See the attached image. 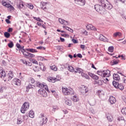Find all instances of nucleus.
I'll list each match as a JSON object with an SVG mask.
<instances>
[{
	"mask_svg": "<svg viewBox=\"0 0 126 126\" xmlns=\"http://www.w3.org/2000/svg\"><path fill=\"white\" fill-rule=\"evenodd\" d=\"M36 84L37 87L41 88H43L44 87V83H40V82H36Z\"/></svg>",
	"mask_w": 126,
	"mask_h": 126,
	"instance_id": "nucleus-22",
	"label": "nucleus"
},
{
	"mask_svg": "<svg viewBox=\"0 0 126 126\" xmlns=\"http://www.w3.org/2000/svg\"><path fill=\"white\" fill-rule=\"evenodd\" d=\"M13 83L15 84V85H17V86H19L21 84L20 80L18 79H14L13 80Z\"/></svg>",
	"mask_w": 126,
	"mask_h": 126,
	"instance_id": "nucleus-14",
	"label": "nucleus"
},
{
	"mask_svg": "<svg viewBox=\"0 0 126 126\" xmlns=\"http://www.w3.org/2000/svg\"><path fill=\"white\" fill-rule=\"evenodd\" d=\"M114 37H117V36L121 37V36H122V33L120 32H117L114 33Z\"/></svg>",
	"mask_w": 126,
	"mask_h": 126,
	"instance_id": "nucleus-35",
	"label": "nucleus"
},
{
	"mask_svg": "<svg viewBox=\"0 0 126 126\" xmlns=\"http://www.w3.org/2000/svg\"><path fill=\"white\" fill-rule=\"evenodd\" d=\"M103 77H109L111 76V71L109 70H106V71H103Z\"/></svg>",
	"mask_w": 126,
	"mask_h": 126,
	"instance_id": "nucleus-8",
	"label": "nucleus"
},
{
	"mask_svg": "<svg viewBox=\"0 0 126 126\" xmlns=\"http://www.w3.org/2000/svg\"><path fill=\"white\" fill-rule=\"evenodd\" d=\"M30 107V104L28 102H25L21 108V112L22 114H25V111H27Z\"/></svg>",
	"mask_w": 126,
	"mask_h": 126,
	"instance_id": "nucleus-4",
	"label": "nucleus"
},
{
	"mask_svg": "<svg viewBox=\"0 0 126 126\" xmlns=\"http://www.w3.org/2000/svg\"><path fill=\"white\" fill-rule=\"evenodd\" d=\"M59 21L61 24H63V25H68V22L62 19V18H59Z\"/></svg>",
	"mask_w": 126,
	"mask_h": 126,
	"instance_id": "nucleus-13",
	"label": "nucleus"
},
{
	"mask_svg": "<svg viewBox=\"0 0 126 126\" xmlns=\"http://www.w3.org/2000/svg\"><path fill=\"white\" fill-rule=\"evenodd\" d=\"M85 93H87L88 92V89L86 88V87H85Z\"/></svg>",
	"mask_w": 126,
	"mask_h": 126,
	"instance_id": "nucleus-64",
	"label": "nucleus"
},
{
	"mask_svg": "<svg viewBox=\"0 0 126 126\" xmlns=\"http://www.w3.org/2000/svg\"><path fill=\"white\" fill-rule=\"evenodd\" d=\"M39 119H40V124L42 126L47 124V122H48V118L44 116V114H41L39 115Z\"/></svg>",
	"mask_w": 126,
	"mask_h": 126,
	"instance_id": "nucleus-5",
	"label": "nucleus"
},
{
	"mask_svg": "<svg viewBox=\"0 0 126 126\" xmlns=\"http://www.w3.org/2000/svg\"><path fill=\"white\" fill-rule=\"evenodd\" d=\"M5 21L7 24H10V21L9 20L6 19Z\"/></svg>",
	"mask_w": 126,
	"mask_h": 126,
	"instance_id": "nucleus-62",
	"label": "nucleus"
},
{
	"mask_svg": "<svg viewBox=\"0 0 126 126\" xmlns=\"http://www.w3.org/2000/svg\"><path fill=\"white\" fill-rule=\"evenodd\" d=\"M41 64H39V65H40V68L42 70V71H45V70H46V67L45 66H44V65L43 64V63H41Z\"/></svg>",
	"mask_w": 126,
	"mask_h": 126,
	"instance_id": "nucleus-34",
	"label": "nucleus"
},
{
	"mask_svg": "<svg viewBox=\"0 0 126 126\" xmlns=\"http://www.w3.org/2000/svg\"><path fill=\"white\" fill-rule=\"evenodd\" d=\"M34 116H35V115L34 114V111H30L29 112V117L30 118H34Z\"/></svg>",
	"mask_w": 126,
	"mask_h": 126,
	"instance_id": "nucleus-29",
	"label": "nucleus"
},
{
	"mask_svg": "<svg viewBox=\"0 0 126 126\" xmlns=\"http://www.w3.org/2000/svg\"><path fill=\"white\" fill-rule=\"evenodd\" d=\"M48 81H49V82H53V83H55L56 81H60V79H57V78H54L52 77H49L48 78Z\"/></svg>",
	"mask_w": 126,
	"mask_h": 126,
	"instance_id": "nucleus-9",
	"label": "nucleus"
},
{
	"mask_svg": "<svg viewBox=\"0 0 126 126\" xmlns=\"http://www.w3.org/2000/svg\"><path fill=\"white\" fill-rule=\"evenodd\" d=\"M38 61H43L44 58L41 56H38L37 57Z\"/></svg>",
	"mask_w": 126,
	"mask_h": 126,
	"instance_id": "nucleus-46",
	"label": "nucleus"
},
{
	"mask_svg": "<svg viewBox=\"0 0 126 126\" xmlns=\"http://www.w3.org/2000/svg\"><path fill=\"white\" fill-rule=\"evenodd\" d=\"M33 19H34V20H36V21H39V22H43V20H42L41 19V18H40V17H33Z\"/></svg>",
	"mask_w": 126,
	"mask_h": 126,
	"instance_id": "nucleus-33",
	"label": "nucleus"
},
{
	"mask_svg": "<svg viewBox=\"0 0 126 126\" xmlns=\"http://www.w3.org/2000/svg\"><path fill=\"white\" fill-rule=\"evenodd\" d=\"M97 73L98 74V75H100V76H103V71H97Z\"/></svg>",
	"mask_w": 126,
	"mask_h": 126,
	"instance_id": "nucleus-43",
	"label": "nucleus"
},
{
	"mask_svg": "<svg viewBox=\"0 0 126 126\" xmlns=\"http://www.w3.org/2000/svg\"><path fill=\"white\" fill-rule=\"evenodd\" d=\"M51 68L52 70H54V71H57V70H58V68L56 65L51 66Z\"/></svg>",
	"mask_w": 126,
	"mask_h": 126,
	"instance_id": "nucleus-39",
	"label": "nucleus"
},
{
	"mask_svg": "<svg viewBox=\"0 0 126 126\" xmlns=\"http://www.w3.org/2000/svg\"><path fill=\"white\" fill-rule=\"evenodd\" d=\"M22 120H21V119H18V121H17V124L18 125H20V124H21L22 123Z\"/></svg>",
	"mask_w": 126,
	"mask_h": 126,
	"instance_id": "nucleus-48",
	"label": "nucleus"
},
{
	"mask_svg": "<svg viewBox=\"0 0 126 126\" xmlns=\"http://www.w3.org/2000/svg\"><path fill=\"white\" fill-rule=\"evenodd\" d=\"M32 63H35V64H38V62L36 61L35 59L32 60Z\"/></svg>",
	"mask_w": 126,
	"mask_h": 126,
	"instance_id": "nucleus-56",
	"label": "nucleus"
},
{
	"mask_svg": "<svg viewBox=\"0 0 126 126\" xmlns=\"http://www.w3.org/2000/svg\"><path fill=\"white\" fill-rule=\"evenodd\" d=\"M13 46H14V44H13L12 41H10V43L8 44L9 48H13Z\"/></svg>",
	"mask_w": 126,
	"mask_h": 126,
	"instance_id": "nucleus-36",
	"label": "nucleus"
},
{
	"mask_svg": "<svg viewBox=\"0 0 126 126\" xmlns=\"http://www.w3.org/2000/svg\"><path fill=\"white\" fill-rule=\"evenodd\" d=\"M71 99L74 102H78V97L76 95H74L73 97L71 98Z\"/></svg>",
	"mask_w": 126,
	"mask_h": 126,
	"instance_id": "nucleus-27",
	"label": "nucleus"
},
{
	"mask_svg": "<svg viewBox=\"0 0 126 126\" xmlns=\"http://www.w3.org/2000/svg\"><path fill=\"white\" fill-rule=\"evenodd\" d=\"M21 61L23 63H24V64H26V65L27 64V62L26 61L22 59L21 60Z\"/></svg>",
	"mask_w": 126,
	"mask_h": 126,
	"instance_id": "nucleus-52",
	"label": "nucleus"
},
{
	"mask_svg": "<svg viewBox=\"0 0 126 126\" xmlns=\"http://www.w3.org/2000/svg\"><path fill=\"white\" fill-rule=\"evenodd\" d=\"M108 52H110L111 53H113L114 52V46H110L108 47Z\"/></svg>",
	"mask_w": 126,
	"mask_h": 126,
	"instance_id": "nucleus-38",
	"label": "nucleus"
},
{
	"mask_svg": "<svg viewBox=\"0 0 126 126\" xmlns=\"http://www.w3.org/2000/svg\"><path fill=\"white\" fill-rule=\"evenodd\" d=\"M118 63L119 62L117 61H115L113 62V64H112L111 65H115V64H118Z\"/></svg>",
	"mask_w": 126,
	"mask_h": 126,
	"instance_id": "nucleus-49",
	"label": "nucleus"
},
{
	"mask_svg": "<svg viewBox=\"0 0 126 126\" xmlns=\"http://www.w3.org/2000/svg\"><path fill=\"white\" fill-rule=\"evenodd\" d=\"M4 35L5 38H9V37H10V33L7 32H6L4 33Z\"/></svg>",
	"mask_w": 126,
	"mask_h": 126,
	"instance_id": "nucleus-31",
	"label": "nucleus"
},
{
	"mask_svg": "<svg viewBox=\"0 0 126 126\" xmlns=\"http://www.w3.org/2000/svg\"><path fill=\"white\" fill-rule=\"evenodd\" d=\"M83 70L80 68L76 67L74 68V73H82Z\"/></svg>",
	"mask_w": 126,
	"mask_h": 126,
	"instance_id": "nucleus-18",
	"label": "nucleus"
},
{
	"mask_svg": "<svg viewBox=\"0 0 126 126\" xmlns=\"http://www.w3.org/2000/svg\"><path fill=\"white\" fill-rule=\"evenodd\" d=\"M25 5L29 7V8H30V9H33V8H34V6L31 3H26Z\"/></svg>",
	"mask_w": 126,
	"mask_h": 126,
	"instance_id": "nucleus-25",
	"label": "nucleus"
},
{
	"mask_svg": "<svg viewBox=\"0 0 126 126\" xmlns=\"http://www.w3.org/2000/svg\"><path fill=\"white\" fill-rule=\"evenodd\" d=\"M107 119L109 122H112L113 121V117H112V116H107Z\"/></svg>",
	"mask_w": 126,
	"mask_h": 126,
	"instance_id": "nucleus-41",
	"label": "nucleus"
},
{
	"mask_svg": "<svg viewBox=\"0 0 126 126\" xmlns=\"http://www.w3.org/2000/svg\"><path fill=\"white\" fill-rule=\"evenodd\" d=\"M34 87H35V86L29 84L28 86L26 87V92L28 93V92H29V89H34Z\"/></svg>",
	"mask_w": 126,
	"mask_h": 126,
	"instance_id": "nucleus-16",
	"label": "nucleus"
},
{
	"mask_svg": "<svg viewBox=\"0 0 126 126\" xmlns=\"http://www.w3.org/2000/svg\"><path fill=\"white\" fill-rule=\"evenodd\" d=\"M13 30V29L12 28H9L8 30L7 31L8 32H12V31Z\"/></svg>",
	"mask_w": 126,
	"mask_h": 126,
	"instance_id": "nucleus-59",
	"label": "nucleus"
},
{
	"mask_svg": "<svg viewBox=\"0 0 126 126\" xmlns=\"http://www.w3.org/2000/svg\"><path fill=\"white\" fill-rule=\"evenodd\" d=\"M27 66H31L32 65V63L31 62H27V64H26Z\"/></svg>",
	"mask_w": 126,
	"mask_h": 126,
	"instance_id": "nucleus-58",
	"label": "nucleus"
},
{
	"mask_svg": "<svg viewBox=\"0 0 126 126\" xmlns=\"http://www.w3.org/2000/svg\"><path fill=\"white\" fill-rule=\"evenodd\" d=\"M72 42L74 43V44H77L78 43V41L76 39H72Z\"/></svg>",
	"mask_w": 126,
	"mask_h": 126,
	"instance_id": "nucleus-50",
	"label": "nucleus"
},
{
	"mask_svg": "<svg viewBox=\"0 0 126 126\" xmlns=\"http://www.w3.org/2000/svg\"><path fill=\"white\" fill-rule=\"evenodd\" d=\"M92 78L93 79H94V80H98V79H99V77L96 75H94Z\"/></svg>",
	"mask_w": 126,
	"mask_h": 126,
	"instance_id": "nucleus-42",
	"label": "nucleus"
},
{
	"mask_svg": "<svg viewBox=\"0 0 126 126\" xmlns=\"http://www.w3.org/2000/svg\"><path fill=\"white\" fill-rule=\"evenodd\" d=\"M99 39L100 41H103V42H108L109 41V39L103 35V34H100Z\"/></svg>",
	"mask_w": 126,
	"mask_h": 126,
	"instance_id": "nucleus-11",
	"label": "nucleus"
},
{
	"mask_svg": "<svg viewBox=\"0 0 126 126\" xmlns=\"http://www.w3.org/2000/svg\"><path fill=\"white\" fill-rule=\"evenodd\" d=\"M88 74H89V75H90L91 76V77H92V78H93V77L95 75V74H93V73H92L91 72H89Z\"/></svg>",
	"mask_w": 126,
	"mask_h": 126,
	"instance_id": "nucleus-51",
	"label": "nucleus"
},
{
	"mask_svg": "<svg viewBox=\"0 0 126 126\" xmlns=\"http://www.w3.org/2000/svg\"><path fill=\"white\" fill-rule=\"evenodd\" d=\"M2 4L3 5H4V6H5V5L7 3H6V2L5 1L2 0Z\"/></svg>",
	"mask_w": 126,
	"mask_h": 126,
	"instance_id": "nucleus-60",
	"label": "nucleus"
},
{
	"mask_svg": "<svg viewBox=\"0 0 126 126\" xmlns=\"http://www.w3.org/2000/svg\"><path fill=\"white\" fill-rule=\"evenodd\" d=\"M36 49H38V50H46V48L42 46L37 47Z\"/></svg>",
	"mask_w": 126,
	"mask_h": 126,
	"instance_id": "nucleus-44",
	"label": "nucleus"
},
{
	"mask_svg": "<svg viewBox=\"0 0 126 126\" xmlns=\"http://www.w3.org/2000/svg\"><path fill=\"white\" fill-rule=\"evenodd\" d=\"M68 69L69 70V71H71V72H73V71H74V68H73L72 66H68Z\"/></svg>",
	"mask_w": 126,
	"mask_h": 126,
	"instance_id": "nucleus-37",
	"label": "nucleus"
},
{
	"mask_svg": "<svg viewBox=\"0 0 126 126\" xmlns=\"http://www.w3.org/2000/svg\"><path fill=\"white\" fill-rule=\"evenodd\" d=\"M86 28L88 30H93L94 31H96L97 30L96 28L91 24L88 25L86 26Z\"/></svg>",
	"mask_w": 126,
	"mask_h": 126,
	"instance_id": "nucleus-10",
	"label": "nucleus"
},
{
	"mask_svg": "<svg viewBox=\"0 0 126 126\" xmlns=\"http://www.w3.org/2000/svg\"><path fill=\"white\" fill-rule=\"evenodd\" d=\"M27 52H30V53H37L36 49L33 48H26Z\"/></svg>",
	"mask_w": 126,
	"mask_h": 126,
	"instance_id": "nucleus-21",
	"label": "nucleus"
},
{
	"mask_svg": "<svg viewBox=\"0 0 126 126\" xmlns=\"http://www.w3.org/2000/svg\"><path fill=\"white\" fill-rule=\"evenodd\" d=\"M62 93L65 96H67L68 95H73L74 94V91L72 89L62 87Z\"/></svg>",
	"mask_w": 126,
	"mask_h": 126,
	"instance_id": "nucleus-3",
	"label": "nucleus"
},
{
	"mask_svg": "<svg viewBox=\"0 0 126 126\" xmlns=\"http://www.w3.org/2000/svg\"><path fill=\"white\" fill-rule=\"evenodd\" d=\"M118 88H119V89L121 91H123L124 89V86H123L122 84H119Z\"/></svg>",
	"mask_w": 126,
	"mask_h": 126,
	"instance_id": "nucleus-32",
	"label": "nucleus"
},
{
	"mask_svg": "<svg viewBox=\"0 0 126 126\" xmlns=\"http://www.w3.org/2000/svg\"><path fill=\"white\" fill-rule=\"evenodd\" d=\"M24 6L23 2L21 0H20V2L17 4V7L20 9L21 8H23Z\"/></svg>",
	"mask_w": 126,
	"mask_h": 126,
	"instance_id": "nucleus-20",
	"label": "nucleus"
},
{
	"mask_svg": "<svg viewBox=\"0 0 126 126\" xmlns=\"http://www.w3.org/2000/svg\"><path fill=\"white\" fill-rule=\"evenodd\" d=\"M112 84L115 88H117L118 89V87H119V83L115 81H113L112 82Z\"/></svg>",
	"mask_w": 126,
	"mask_h": 126,
	"instance_id": "nucleus-23",
	"label": "nucleus"
},
{
	"mask_svg": "<svg viewBox=\"0 0 126 126\" xmlns=\"http://www.w3.org/2000/svg\"><path fill=\"white\" fill-rule=\"evenodd\" d=\"M57 110H59V107H58V106H53V109H52V111L50 112V114L51 115H53V114H54V113H55V112H56V111H57Z\"/></svg>",
	"mask_w": 126,
	"mask_h": 126,
	"instance_id": "nucleus-19",
	"label": "nucleus"
},
{
	"mask_svg": "<svg viewBox=\"0 0 126 126\" xmlns=\"http://www.w3.org/2000/svg\"><path fill=\"white\" fill-rule=\"evenodd\" d=\"M8 8L11 9V10H14V7H13V6L11 5H10Z\"/></svg>",
	"mask_w": 126,
	"mask_h": 126,
	"instance_id": "nucleus-57",
	"label": "nucleus"
},
{
	"mask_svg": "<svg viewBox=\"0 0 126 126\" xmlns=\"http://www.w3.org/2000/svg\"><path fill=\"white\" fill-rule=\"evenodd\" d=\"M77 57H78V58H80V59H82V55L80 53L77 54Z\"/></svg>",
	"mask_w": 126,
	"mask_h": 126,
	"instance_id": "nucleus-53",
	"label": "nucleus"
},
{
	"mask_svg": "<svg viewBox=\"0 0 126 126\" xmlns=\"http://www.w3.org/2000/svg\"><path fill=\"white\" fill-rule=\"evenodd\" d=\"M80 48H81V49H85V45L81 44V45H80Z\"/></svg>",
	"mask_w": 126,
	"mask_h": 126,
	"instance_id": "nucleus-63",
	"label": "nucleus"
},
{
	"mask_svg": "<svg viewBox=\"0 0 126 126\" xmlns=\"http://www.w3.org/2000/svg\"><path fill=\"white\" fill-rule=\"evenodd\" d=\"M16 46L18 49H19V52H22L23 55L26 59H32V58H34V57H35V55L29 53V52H28L27 50H26V49H24V46H22L19 43H17Z\"/></svg>",
	"mask_w": 126,
	"mask_h": 126,
	"instance_id": "nucleus-2",
	"label": "nucleus"
},
{
	"mask_svg": "<svg viewBox=\"0 0 126 126\" xmlns=\"http://www.w3.org/2000/svg\"><path fill=\"white\" fill-rule=\"evenodd\" d=\"M98 1L99 4L94 5V9L100 14H106V9L110 10L113 8V5L107 0H98Z\"/></svg>",
	"mask_w": 126,
	"mask_h": 126,
	"instance_id": "nucleus-1",
	"label": "nucleus"
},
{
	"mask_svg": "<svg viewBox=\"0 0 126 126\" xmlns=\"http://www.w3.org/2000/svg\"><path fill=\"white\" fill-rule=\"evenodd\" d=\"M42 88H44L45 90L47 91V92H49V89L48 88V86L44 85V87H43Z\"/></svg>",
	"mask_w": 126,
	"mask_h": 126,
	"instance_id": "nucleus-45",
	"label": "nucleus"
},
{
	"mask_svg": "<svg viewBox=\"0 0 126 126\" xmlns=\"http://www.w3.org/2000/svg\"><path fill=\"white\" fill-rule=\"evenodd\" d=\"M124 120H125V118L123 117H121L118 119V120L119 121V122H121V121H124Z\"/></svg>",
	"mask_w": 126,
	"mask_h": 126,
	"instance_id": "nucleus-54",
	"label": "nucleus"
},
{
	"mask_svg": "<svg viewBox=\"0 0 126 126\" xmlns=\"http://www.w3.org/2000/svg\"><path fill=\"white\" fill-rule=\"evenodd\" d=\"M81 76H82V77H84L85 78H86V79H90V77H89V76L83 72H82Z\"/></svg>",
	"mask_w": 126,
	"mask_h": 126,
	"instance_id": "nucleus-24",
	"label": "nucleus"
},
{
	"mask_svg": "<svg viewBox=\"0 0 126 126\" xmlns=\"http://www.w3.org/2000/svg\"><path fill=\"white\" fill-rule=\"evenodd\" d=\"M61 36H62V37H69V35L65 33L61 34Z\"/></svg>",
	"mask_w": 126,
	"mask_h": 126,
	"instance_id": "nucleus-55",
	"label": "nucleus"
},
{
	"mask_svg": "<svg viewBox=\"0 0 126 126\" xmlns=\"http://www.w3.org/2000/svg\"><path fill=\"white\" fill-rule=\"evenodd\" d=\"M63 28H65V29L66 30H67L68 31V30H69V28L68 27H67V26H63Z\"/></svg>",
	"mask_w": 126,
	"mask_h": 126,
	"instance_id": "nucleus-61",
	"label": "nucleus"
},
{
	"mask_svg": "<svg viewBox=\"0 0 126 126\" xmlns=\"http://www.w3.org/2000/svg\"><path fill=\"white\" fill-rule=\"evenodd\" d=\"M0 78L3 79V80L5 82V81H6V79L4 78L6 77V73H5V71H4V69L2 68L1 70L0 69Z\"/></svg>",
	"mask_w": 126,
	"mask_h": 126,
	"instance_id": "nucleus-6",
	"label": "nucleus"
},
{
	"mask_svg": "<svg viewBox=\"0 0 126 126\" xmlns=\"http://www.w3.org/2000/svg\"><path fill=\"white\" fill-rule=\"evenodd\" d=\"M38 93L39 94H40V95H42L43 97H47V96H48V94H47L46 90L43 89H40L38 90Z\"/></svg>",
	"mask_w": 126,
	"mask_h": 126,
	"instance_id": "nucleus-7",
	"label": "nucleus"
},
{
	"mask_svg": "<svg viewBox=\"0 0 126 126\" xmlns=\"http://www.w3.org/2000/svg\"><path fill=\"white\" fill-rule=\"evenodd\" d=\"M7 76L8 77V80H11V79L13 78V73L12 71H10Z\"/></svg>",
	"mask_w": 126,
	"mask_h": 126,
	"instance_id": "nucleus-17",
	"label": "nucleus"
},
{
	"mask_svg": "<svg viewBox=\"0 0 126 126\" xmlns=\"http://www.w3.org/2000/svg\"><path fill=\"white\" fill-rule=\"evenodd\" d=\"M109 101L110 102L111 105H113V104H115V103H116V98H115V97L113 96H111L109 97Z\"/></svg>",
	"mask_w": 126,
	"mask_h": 126,
	"instance_id": "nucleus-12",
	"label": "nucleus"
},
{
	"mask_svg": "<svg viewBox=\"0 0 126 126\" xmlns=\"http://www.w3.org/2000/svg\"><path fill=\"white\" fill-rule=\"evenodd\" d=\"M121 113H122L123 115H126V107L124 108L121 110Z\"/></svg>",
	"mask_w": 126,
	"mask_h": 126,
	"instance_id": "nucleus-40",
	"label": "nucleus"
},
{
	"mask_svg": "<svg viewBox=\"0 0 126 126\" xmlns=\"http://www.w3.org/2000/svg\"><path fill=\"white\" fill-rule=\"evenodd\" d=\"M65 104L68 106H71L72 105V102H71V100L68 99L65 101Z\"/></svg>",
	"mask_w": 126,
	"mask_h": 126,
	"instance_id": "nucleus-26",
	"label": "nucleus"
},
{
	"mask_svg": "<svg viewBox=\"0 0 126 126\" xmlns=\"http://www.w3.org/2000/svg\"><path fill=\"white\" fill-rule=\"evenodd\" d=\"M113 79L114 80H116L117 81H120V80H121V78H120V76L119 75V74L117 73H114L113 75Z\"/></svg>",
	"mask_w": 126,
	"mask_h": 126,
	"instance_id": "nucleus-15",
	"label": "nucleus"
},
{
	"mask_svg": "<svg viewBox=\"0 0 126 126\" xmlns=\"http://www.w3.org/2000/svg\"><path fill=\"white\" fill-rule=\"evenodd\" d=\"M75 1H77V2H81L82 5H84L85 4V0H74Z\"/></svg>",
	"mask_w": 126,
	"mask_h": 126,
	"instance_id": "nucleus-28",
	"label": "nucleus"
},
{
	"mask_svg": "<svg viewBox=\"0 0 126 126\" xmlns=\"http://www.w3.org/2000/svg\"><path fill=\"white\" fill-rule=\"evenodd\" d=\"M95 83L98 85H102V81H95Z\"/></svg>",
	"mask_w": 126,
	"mask_h": 126,
	"instance_id": "nucleus-47",
	"label": "nucleus"
},
{
	"mask_svg": "<svg viewBox=\"0 0 126 126\" xmlns=\"http://www.w3.org/2000/svg\"><path fill=\"white\" fill-rule=\"evenodd\" d=\"M47 2H44V1H42L40 3V8H43L44 6H46L47 5Z\"/></svg>",
	"mask_w": 126,
	"mask_h": 126,
	"instance_id": "nucleus-30",
	"label": "nucleus"
}]
</instances>
